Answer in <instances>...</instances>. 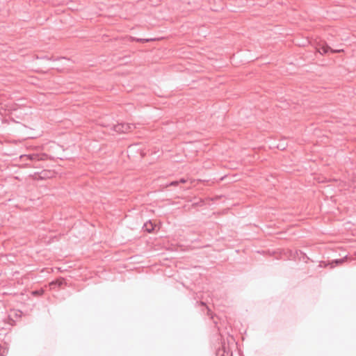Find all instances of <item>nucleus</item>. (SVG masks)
Instances as JSON below:
<instances>
[{
	"mask_svg": "<svg viewBox=\"0 0 356 356\" xmlns=\"http://www.w3.org/2000/svg\"><path fill=\"white\" fill-rule=\"evenodd\" d=\"M206 309H207V315L208 316H209L211 319H213V313L211 312V310L208 307H206Z\"/></svg>",
	"mask_w": 356,
	"mask_h": 356,
	"instance_id": "obj_10",
	"label": "nucleus"
},
{
	"mask_svg": "<svg viewBox=\"0 0 356 356\" xmlns=\"http://www.w3.org/2000/svg\"><path fill=\"white\" fill-rule=\"evenodd\" d=\"M178 184H179L178 181H171L170 183L166 184L165 187L177 186H178Z\"/></svg>",
	"mask_w": 356,
	"mask_h": 356,
	"instance_id": "obj_9",
	"label": "nucleus"
},
{
	"mask_svg": "<svg viewBox=\"0 0 356 356\" xmlns=\"http://www.w3.org/2000/svg\"><path fill=\"white\" fill-rule=\"evenodd\" d=\"M133 40H136L137 42H147L152 41V40H154V39L134 38V39H133Z\"/></svg>",
	"mask_w": 356,
	"mask_h": 356,
	"instance_id": "obj_8",
	"label": "nucleus"
},
{
	"mask_svg": "<svg viewBox=\"0 0 356 356\" xmlns=\"http://www.w3.org/2000/svg\"><path fill=\"white\" fill-rule=\"evenodd\" d=\"M179 183H181V184H185L186 182V179H184V178H181L180 179L179 181Z\"/></svg>",
	"mask_w": 356,
	"mask_h": 356,
	"instance_id": "obj_13",
	"label": "nucleus"
},
{
	"mask_svg": "<svg viewBox=\"0 0 356 356\" xmlns=\"http://www.w3.org/2000/svg\"><path fill=\"white\" fill-rule=\"evenodd\" d=\"M65 284H66L65 279L60 277L54 281L51 282L49 284V287L51 290H58Z\"/></svg>",
	"mask_w": 356,
	"mask_h": 356,
	"instance_id": "obj_4",
	"label": "nucleus"
},
{
	"mask_svg": "<svg viewBox=\"0 0 356 356\" xmlns=\"http://www.w3.org/2000/svg\"><path fill=\"white\" fill-rule=\"evenodd\" d=\"M197 303L198 305H201V306H204V307H207V306L206 305V303H205V302H202V301H200V302H197Z\"/></svg>",
	"mask_w": 356,
	"mask_h": 356,
	"instance_id": "obj_14",
	"label": "nucleus"
},
{
	"mask_svg": "<svg viewBox=\"0 0 356 356\" xmlns=\"http://www.w3.org/2000/svg\"><path fill=\"white\" fill-rule=\"evenodd\" d=\"M6 352V349L0 345V356H4Z\"/></svg>",
	"mask_w": 356,
	"mask_h": 356,
	"instance_id": "obj_11",
	"label": "nucleus"
},
{
	"mask_svg": "<svg viewBox=\"0 0 356 356\" xmlns=\"http://www.w3.org/2000/svg\"><path fill=\"white\" fill-rule=\"evenodd\" d=\"M136 128V127L135 124L129 123H120L113 125L112 127L114 131L119 134L128 133Z\"/></svg>",
	"mask_w": 356,
	"mask_h": 356,
	"instance_id": "obj_1",
	"label": "nucleus"
},
{
	"mask_svg": "<svg viewBox=\"0 0 356 356\" xmlns=\"http://www.w3.org/2000/svg\"><path fill=\"white\" fill-rule=\"evenodd\" d=\"M43 293H44V290L42 289L31 291V294L33 296H40L43 295Z\"/></svg>",
	"mask_w": 356,
	"mask_h": 356,
	"instance_id": "obj_7",
	"label": "nucleus"
},
{
	"mask_svg": "<svg viewBox=\"0 0 356 356\" xmlns=\"http://www.w3.org/2000/svg\"><path fill=\"white\" fill-rule=\"evenodd\" d=\"M47 157L46 154H31L29 155H22L20 158L23 161L30 160V161H42L44 160Z\"/></svg>",
	"mask_w": 356,
	"mask_h": 356,
	"instance_id": "obj_3",
	"label": "nucleus"
},
{
	"mask_svg": "<svg viewBox=\"0 0 356 356\" xmlns=\"http://www.w3.org/2000/svg\"><path fill=\"white\" fill-rule=\"evenodd\" d=\"M216 356H232V352L225 342L222 343L221 347L216 350Z\"/></svg>",
	"mask_w": 356,
	"mask_h": 356,
	"instance_id": "obj_2",
	"label": "nucleus"
},
{
	"mask_svg": "<svg viewBox=\"0 0 356 356\" xmlns=\"http://www.w3.org/2000/svg\"><path fill=\"white\" fill-rule=\"evenodd\" d=\"M143 228L144 229L145 231L147 232L148 233H150L154 230V225L149 221L145 223Z\"/></svg>",
	"mask_w": 356,
	"mask_h": 356,
	"instance_id": "obj_6",
	"label": "nucleus"
},
{
	"mask_svg": "<svg viewBox=\"0 0 356 356\" xmlns=\"http://www.w3.org/2000/svg\"><path fill=\"white\" fill-rule=\"evenodd\" d=\"M346 257H344L343 259H336L334 261V263H336L337 264H341L343 262L344 259H346Z\"/></svg>",
	"mask_w": 356,
	"mask_h": 356,
	"instance_id": "obj_12",
	"label": "nucleus"
},
{
	"mask_svg": "<svg viewBox=\"0 0 356 356\" xmlns=\"http://www.w3.org/2000/svg\"><path fill=\"white\" fill-rule=\"evenodd\" d=\"M317 50L321 54H327L328 53L329 51L332 52V53H338V52H341L342 50H334L332 49H331L327 44H319L318 47H317Z\"/></svg>",
	"mask_w": 356,
	"mask_h": 356,
	"instance_id": "obj_5",
	"label": "nucleus"
}]
</instances>
